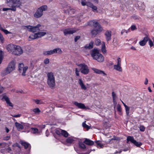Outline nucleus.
I'll list each match as a JSON object with an SVG mask.
<instances>
[{"mask_svg":"<svg viewBox=\"0 0 154 154\" xmlns=\"http://www.w3.org/2000/svg\"><path fill=\"white\" fill-rule=\"evenodd\" d=\"M77 65L80 67V70L82 73L85 75H87L88 74L89 70L88 66L85 63H81Z\"/></svg>","mask_w":154,"mask_h":154,"instance_id":"7","label":"nucleus"},{"mask_svg":"<svg viewBox=\"0 0 154 154\" xmlns=\"http://www.w3.org/2000/svg\"><path fill=\"white\" fill-rule=\"evenodd\" d=\"M15 69V63L12 60L11 61L8 65L7 67L5 68L1 72V75L4 76L9 74Z\"/></svg>","mask_w":154,"mask_h":154,"instance_id":"1","label":"nucleus"},{"mask_svg":"<svg viewBox=\"0 0 154 154\" xmlns=\"http://www.w3.org/2000/svg\"><path fill=\"white\" fill-rule=\"evenodd\" d=\"M4 90V88L3 87H0V93H2Z\"/></svg>","mask_w":154,"mask_h":154,"instance_id":"60","label":"nucleus"},{"mask_svg":"<svg viewBox=\"0 0 154 154\" xmlns=\"http://www.w3.org/2000/svg\"><path fill=\"white\" fill-rule=\"evenodd\" d=\"M28 69L27 66H24L22 63H19L18 65V70L22 76H25L26 75L27 71Z\"/></svg>","mask_w":154,"mask_h":154,"instance_id":"5","label":"nucleus"},{"mask_svg":"<svg viewBox=\"0 0 154 154\" xmlns=\"http://www.w3.org/2000/svg\"><path fill=\"white\" fill-rule=\"evenodd\" d=\"M84 142L87 145L90 146L94 144V142L93 141L87 138L85 139Z\"/></svg>","mask_w":154,"mask_h":154,"instance_id":"28","label":"nucleus"},{"mask_svg":"<svg viewBox=\"0 0 154 154\" xmlns=\"http://www.w3.org/2000/svg\"><path fill=\"white\" fill-rule=\"evenodd\" d=\"M116 64L121 65V60L120 58L119 57L117 59Z\"/></svg>","mask_w":154,"mask_h":154,"instance_id":"43","label":"nucleus"},{"mask_svg":"<svg viewBox=\"0 0 154 154\" xmlns=\"http://www.w3.org/2000/svg\"><path fill=\"white\" fill-rule=\"evenodd\" d=\"M58 130L56 131V132L57 134H59L60 133H61L62 135L65 137H67L69 136L68 133L66 131L60 129L59 131V133H58Z\"/></svg>","mask_w":154,"mask_h":154,"instance_id":"17","label":"nucleus"},{"mask_svg":"<svg viewBox=\"0 0 154 154\" xmlns=\"http://www.w3.org/2000/svg\"><path fill=\"white\" fill-rule=\"evenodd\" d=\"M78 84L79 85L81 88L84 91H86L87 89V87L85 84L84 82L81 78H79L78 81Z\"/></svg>","mask_w":154,"mask_h":154,"instance_id":"13","label":"nucleus"},{"mask_svg":"<svg viewBox=\"0 0 154 154\" xmlns=\"http://www.w3.org/2000/svg\"><path fill=\"white\" fill-rule=\"evenodd\" d=\"M48 7L47 5H44L38 8L34 14V17L36 18H39L43 15L44 11L47 10Z\"/></svg>","mask_w":154,"mask_h":154,"instance_id":"4","label":"nucleus"},{"mask_svg":"<svg viewBox=\"0 0 154 154\" xmlns=\"http://www.w3.org/2000/svg\"><path fill=\"white\" fill-rule=\"evenodd\" d=\"M101 51L103 53H105L106 52V50L105 48V43L103 42V44L102 45L101 47Z\"/></svg>","mask_w":154,"mask_h":154,"instance_id":"34","label":"nucleus"},{"mask_svg":"<svg viewBox=\"0 0 154 154\" xmlns=\"http://www.w3.org/2000/svg\"><path fill=\"white\" fill-rule=\"evenodd\" d=\"M134 19H139V18L138 17H137V16H134L133 17Z\"/></svg>","mask_w":154,"mask_h":154,"instance_id":"64","label":"nucleus"},{"mask_svg":"<svg viewBox=\"0 0 154 154\" xmlns=\"http://www.w3.org/2000/svg\"><path fill=\"white\" fill-rule=\"evenodd\" d=\"M21 0H6V3L8 4L12 3V5H14V7L16 8V7H19L21 5Z\"/></svg>","mask_w":154,"mask_h":154,"instance_id":"9","label":"nucleus"},{"mask_svg":"<svg viewBox=\"0 0 154 154\" xmlns=\"http://www.w3.org/2000/svg\"><path fill=\"white\" fill-rule=\"evenodd\" d=\"M121 66V65L115 64L113 66L114 69L119 72H121L122 71V69Z\"/></svg>","mask_w":154,"mask_h":154,"instance_id":"27","label":"nucleus"},{"mask_svg":"<svg viewBox=\"0 0 154 154\" xmlns=\"http://www.w3.org/2000/svg\"><path fill=\"white\" fill-rule=\"evenodd\" d=\"M2 98L5 100L6 103L8 105L12 107L13 106V105L12 103L10 102L9 99L8 97L6 96H5L3 97Z\"/></svg>","mask_w":154,"mask_h":154,"instance_id":"23","label":"nucleus"},{"mask_svg":"<svg viewBox=\"0 0 154 154\" xmlns=\"http://www.w3.org/2000/svg\"><path fill=\"white\" fill-rule=\"evenodd\" d=\"M5 129L6 132L7 133H8L9 131V129L7 127H5Z\"/></svg>","mask_w":154,"mask_h":154,"instance_id":"62","label":"nucleus"},{"mask_svg":"<svg viewBox=\"0 0 154 154\" xmlns=\"http://www.w3.org/2000/svg\"><path fill=\"white\" fill-rule=\"evenodd\" d=\"M48 77L47 83L49 86L51 88H54L55 86V78L54 74L52 72H48L47 74Z\"/></svg>","mask_w":154,"mask_h":154,"instance_id":"3","label":"nucleus"},{"mask_svg":"<svg viewBox=\"0 0 154 154\" xmlns=\"http://www.w3.org/2000/svg\"><path fill=\"white\" fill-rule=\"evenodd\" d=\"M11 116L17 118L20 117V116L21 115L20 114L14 115H11Z\"/></svg>","mask_w":154,"mask_h":154,"instance_id":"56","label":"nucleus"},{"mask_svg":"<svg viewBox=\"0 0 154 154\" xmlns=\"http://www.w3.org/2000/svg\"><path fill=\"white\" fill-rule=\"evenodd\" d=\"M94 28L99 33L102 32L103 30V27L99 23Z\"/></svg>","mask_w":154,"mask_h":154,"instance_id":"25","label":"nucleus"},{"mask_svg":"<svg viewBox=\"0 0 154 154\" xmlns=\"http://www.w3.org/2000/svg\"><path fill=\"white\" fill-rule=\"evenodd\" d=\"M74 105L78 107L79 109H84L86 108L85 105L82 103H78L77 102H73Z\"/></svg>","mask_w":154,"mask_h":154,"instance_id":"18","label":"nucleus"},{"mask_svg":"<svg viewBox=\"0 0 154 154\" xmlns=\"http://www.w3.org/2000/svg\"><path fill=\"white\" fill-rule=\"evenodd\" d=\"M125 107L126 114L127 116H128L129 113L130 107L127 106H126Z\"/></svg>","mask_w":154,"mask_h":154,"instance_id":"38","label":"nucleus"},{"mask_svg":"<svg viewBox=\"0 0 154 154\" xmlns=\"http://www.w3.org/2000/svg\"><path fill=\"white\" fill-rule=\"evenodd\" d=\"M112 33V31L109 30H107L105 32L104 35L107 41H109L111 39Z\"/></svg>","mask_w":154,"mask_h":154,"instance_id":"15","label":"nucleus"},{"mask_svg":"<svg viewBox=\"0 0 154 154\" xmlns=\"http://www.w3.org/2000/svg\"><path fill=\"white\" fill-rule=\"evenodd\" d=\"M91 33L93 35H96L99 33L98 32L96 29H94L91 31Z\"/></svg>","mask_w":154,"mask_h":154,"instance_id":"39","label":"nucleus"},{"mask_svg":"<svg viewBox=\"0 0 154 154\" xmlns=\"http://www.w3.org/2000/svg\"><path fill=\"white\" fill-rule=\"evenodd\" d=\"M91 8H92V11L94 12H97V8L96 6L93 5L92 6Z\"/></svg>","mask_w":154,"mask_h":154,"instance_id":"44","label":"nucleus"},{"mask_svg":"<svg viewBox=\"0 0 154 154\" xmlns=\"http://www.w3.org/2000/svg\"><path fill=\"white\" fill-rule=\"evenodd\" d=\"M93 42H91L89 44L86 45L85 46V48L86 49H91L93 47Z\"/></svg>","mask_w":154,"mask_h":154,"instance_id":"31","label":"nucleus"},{"mask_svg":"<svg viewBox=\"0 0 154 154\" xmlns=\"http://www.w3.org/2000/svg\"><path fill=\"white\" fill-rule=\"evenodd\" d=\"M79 72L80 70L77 68H76L75 69V73L77 76H79Z\"/></svg>","mask_w":154,"mask_h":154,"instance_id":"45","label":"nucleus"},{"mask_svg":"<svg viewBox=\"0 0 154 154\" xmlns=\"http://www.w3.org/2000/svg\"><path fill=\"white\" fill-rule=\"evenodd\" d=\"M31 132L32 133L35 134H38L39 131L38 130L35 128H31Z\"/></svg>","mask_w":154,"mask_h":154,"instance_id":"33","label":"nucleus"},{"mask_svg":"<svg viewBox=\"0 0 154 154\" xmlns=\"http://www.w3.org/2000/svg\"><path fill=\"white\" fill-rule=\"evenodd\" d=\"M140 130L141 131H144L145 130V127L143 125H141L139 127Z\"/></svg>","mask_w":154,"mask_h":154,"instance_id":"51","label":"nucleus"},{"mask_svg":"<svg viewBox=\"0 0 154 154\" xmlns=\"http://www.w3.org/2000/svg\"><path fill=\"white\" fill-rule=\"evenodd\" d=\"M49 63V60L48 58H46L44 60V63L45 64H48Z\"/></svg>","mask_w":154,"mask_h":154,"instance_id":"52","label":"nucleus"},{"mask_svg":"<svg viewBox=\"0 0 154 154\" xmlns=\"http://www.w3.org/2000/svg\"><path fill=\"white\" fill-rule=\"evenodd\" d=\"M23 53V51L21 47L19 46L16 45L15 48L13 51V54L19 56L21 55Z\"/></svg>","mask_w":154,"mask_h":154,"instance_id":"10","label":"nucleus"},{"mask_svg":"<svg viewBox=\"0 0 154 154\" xmlns=\"http://www.w3.org/2000/svg\"><path fill=\"white\" fill-rule=\"evenodd\" d=\"M149 39V38L148 37H144L142 40L140 41L139 42L140 45L141 46H144Z\"/></svg>","mask_w":154,"mask_h":154,"instance_id":"20","label":"nucleus"},{"mask_svg":"<svg viewBox=\"0 0 154 154\" xmlns=\"http://www.w3.org/2000/svg\"><path fill=\"white\" fill-rule=\"evenodd\" d=\"M127 141H131L132 143H133L134 145L137 147H139L142 145V144L140 142H137L134 140L133 137L129 136L127 137Z\"/></svg>","mask_w":154,"mask_h":154,"instance_id":"11","label":"nucleus"},{"mask_svg":"<svg viewBox=\"0 0 154 154\" xmlns=\"http://www.w3.org/2000/svg\"><path fill=\"white\" fill-rule=\"evenodd\" d=\"M117 110L119 112V114L121 115V106L119 105H118L117 106Z\"/></svg>","mask_w":154,"mask_h":154,"instance_id":"46","label":"nucleus"},{"mask_svg":"<svg viewBox=\"0 0 154 154\" xmlns=\"http://www.w3.org/2000/svg\"><path fill=\"white\" fill-rule=\"evenodd\" d=\"M37 38H41L45 36L46 34V32H38L36 33Z\"/></svg>","mask_w":154,"mask_h":154,"instance_id":"24","label":"nucleus"},{"mask_svg":"<svg viewBox=\"0 0 154 154\" xmlns=\"http://www.w3.org/2000/svg\"><path fill=\"white\" fill-rule=\"evenodd\" d=\"M92 69L94 72L97 74H102L103 76H106V74L102 70L94 68H92Z\"/></svg>","mask_w":154,"mask_h":154,"instance_id":"19","label":"nucleus"},{"mask_svg":"<svg viewBox=\"0 0 154 154\" xmlns=\"http://www.w3.org/2000/svg\"><path fill=\"white\" fill-rule=\"evenodd\" d=\"M148 80L147 78H146L145 79V81L144 82V84L145 85H146L148 84Z\"/></svg>","mask_w":154,"mask_h":154,"instance_id":"59","label":"nucleus"},{"mask_svg":"<svg viewBox=\"0 0 154 154\" xmlns=\"http://www.w3.org/2000/svg\"><path fill=\"white\" fill-rule=\"evenodd\" d=\"M0 40L1 41L2 43H3L4 42V38L2 35V34L0 33Z\"/></svg>","mask_w":154,"mask_h":154,"instance_id":"50","label":"nucleus"},{"mask_svg":"<svg viewBox=\"0 0 154 154\" xmlns=\"http://www.w3.org/2000/svg\"><path fill=\"white\" fill-rule=\"evenodd\" d=\"M80 37L79 36H76L75 38V42H76L80 38Z\"/></svg>","mask_w":154,"mask_h":154,"instance_id":"57","label":"nucleus"},{"mask_svg":"<svg viewBox=\"0 0 154 154\" xmlns=\"http://www.w3.org/2000/svg\"><path fill=\"white\" fill-rule=\"evenodd\" d=\"M36 35V33L33 34H31L30 35L29 38L32 40L37 39V38Z\"/></svg>","mask_w":154,"mask_h":154,"instance_id":"35","label":"nucleus"},{"mask_svg":"<svg viewBox=\"0 0 154 154\" xmlns=\"http://www.w3.org/2000/svg\"><path fill=\"white\" fill-rule=\"evenodd\" d=\"M112 95L113 102L115 101V100L116 98V94L114 92H112Z\"/></svg>","mask_w":154,"mask_h":154,"instance_id":"48","label":"nucleus"},{"mask_svg":"<svg viewBox=\"0 0 154 154\" xmlns=\"http://www.w3.org/2000/svg\"><path fill=\"white\" fill-rule=\"evenodd\" d=\"M149 44L150 47H152L154 46L153 42L150 39H148Z\"/></svg>","mask_w":154,"mask_h":154,"instance_id":"49","label":"nucleus"},{"mask_svg":"<svg viewBox=\"0 0 154 154\" xmlns=\"http://www.w3.org/2000/svg\"><path fill=\"white\" fill-rule=\"evenodd\" d=\"M15 125L17 130L19 131L23 129L24 128L22 125L17 122H15Z\"/></svg>","mask_w":154,"mask_h":154,"instance_id":"26","label":"nucleus"},{"mask_svg":"<svg viewBox=\"0 0 154 154\" xmlns=\"http://www.w3.org/2000/svg\"><path fill=\"white\" fill-rule=\"evenodd\" d=\"M98 23L95 20H91L88 22V24L90 26H94V27L96 26Z\"/></svg>","mask_w":154,"mask_h":154,"instance_id":"22","label":"nucleus"},{"mask_svg":"<svg viewBox=\"0 0 154 154\" xmlns=\"http://www.w3.org/2000/svg\"><path fill=\"white\" fill-rule=\"evenodd\" d=\"M11 7V8H3V11H6L8 10H11L12 11H16V8L14 7V5H12L11 6H10Z\"/></svg>","mask_w":154,"mask_h":154,"instance_id":"29","label":"nucleus"},{"mask_svg":"<svg viewBox=\"0 0 154 154\" xmlns=\"http://www.w3.org/2000/svg\"><path fill=\"white\" fill-rule=\"evenodd\" d=\"M35 102L37 104H41L42 103V101L41 100H35Z\"/></svg>","mask_w":154,"mask_h":154,"instance_id":"54","label":"nucleus"},{"mask_svg":"<svg viewBox=\"0 0 154 154\" xmlns=\"http://www.w3.org/2000/svg\"><path fill=\"white\" fill-rule=\"evenodd\" d=\"M2 53V51L0 50V64L2 63L3 60V55Z\"/></svg>","mask_w":154,"mask_h":154,"instance_id":"40","label":"nucleus"},{"mask_svg":"<svg viewBox=\"0 0 154 154\" xmlns=\"http://www.w3.org/2000/svg\"><path fill=\"white\" fill-rule=\"evenodd\" d=\"M82 125L84 128L88 130L90 128L85 123V122L82 123Z\"/></svg>","mask_w":154,"mask_h":154,"instance_id":"41","label":"nucleus"},{"mask_svg":"<svg viewBox=\"0 0 154 154\" xmlns=\"http://www.w3.org/2000/svg\"><path fill=\"white\" fill-rule=\"evenodd\" d=\"M95 43L96 45H98L100 44L101 41L99 39H96L95 41Z\"/></svg>","mask_w":154,"mask_h":154,"instance_id":"42","label":"nucleus"},{"mask_svg":"<svg viewBox=\"0 0 154 154\" xmlns=\"http://www.w3.org/2000/svg\"><path fill=\"white\" fill-rule=\"evenodd\" d=\"M92 1L95 3L98 4V1L97 0H92Z\"/></svg>","mask_w":154,"mask_h":154,"instance_id":"61","label":"nucleus"},{"mask_svg":"<svg viewBox=\"0 0 154 154\" xmlns=\"http://www.w3.org/2000/svg\"><path fill=\"white\" fill-rule=\"evenodd\" d=\"M33 111L35 113L38 114L41 111L39 108H37L33 109Z\"/></svg>","mask_w":154,"mask_h":154,"instance_id":"36","label":"nucleus"},{"mask_svg":"<svg viewBox=\"0 0 154 154\" xmlns=\"http://www.w3.org/2000/svg\"><path fill=\"white\" fill-rule=\"evenodd\" d=\"M10 138V137L9 136H6L3 139L5 140H9Z\"/></svg>","mask_w":154,"mask_h":154,"instance_id":"58","label":"nucleus"},{"mask_svg":"<svg viewBox=\"0 0 154 154\" xmlns=\"http://www.w3.org/2000/svg\"><path fill=\"white\" fill-rule=\"evenodd\" d=\"M129 29L127 30H125V29L122 30L121 32L122 35L125 32L126 33H128L129 32Z\"/></svg>","mask_w":154,"mask_h":154,"instance_id":"53","label":"nucleus"},{"mask_svg":"<svg viewBox=\"0 0 154 154\" xmlns=\"http://www.w3.org/2000/svg\"><path fill=\"white\" fill-rule=\"evenodd\" d=\"M41 25L38 24L36 26H27L25 27L28 29V30L29 32H35L38 31L40 30L39 27Z\"/></svg>","mask_w":154,"mask_h":154,"instance_id":"8","label":"nucleus"},{"mask_svg":"<svg viewBox=\"0 0 154 154\" xmlns=\"http://www.w3.org/2000/svg\"><path fill=\"white\" fill-rule=\"evenodd\" d=\"M91 55L93 58L99 62H102L104 60V58L98 50L94 49L91 51Z\"/></svg>","mask_w":154,"mask_h":154,"instance_id":"2","label":"nucleus"},{"mask_svg":"<svg viewBox=\"0 0 154 154\" xmlns=\"http://www.w3.org/2000/svg\"><path fill=\"white\" fill-rule=\"evenodd\" d=\"M82 5L83 6L86 5L91 8L93 4L90 2H86L85 0H82L81 2Z\"/></svg>","mask_w":154,"mask_h":154,"instance_id":"21","label":"nucleus"},{"mask_svg":"<svg viewBox=\"0 0 154 154\" xmlns=\"http://www.w3.org/2000/svg\"><path fill=\"white\" fill-rule=\"evenodd\" d=\"M2 31L3 32L6 34H11V32H9V31H8L7 29H2Z\"/></svg>","mask_w":154,"mask_h":154,"instance_id":"47","label":"nucleus"},{"mask_svg":"<svg viewBox=\"0 0 154 154\" xmlns=\"http://www.w3.org/2000/svg\"><path fill=\"white\" fill-rule=\"evenodd\" d=\"M62 52V51L60 48H57L54 49L53 50L44 51L43 52V54L44 55L46 56L53 54L55 53L61 54Z\"/></svg>","mask_w":154,"mask_h":154,"instance_id":"6","label":"nucleus"},{"mask_svg":"<svg viewBox=\"0 0 154 154\" xmlns=\"http://www.w3.org/2000/svg\"><path fill=\"white\" fill-rule=\"evenodd\" d=\"M148 89L149 92H152V91L150 87H149Z\"/></svg>","mask_w":154,"mask_h":154,"instance_id":"63","label":"nucleus"},{"mask_svg":"<svg viewBox=\"0 0 154 154\" xmlns=\"http://www.w3.org/2000/svg\"><path fill=\"white\" fill-rule=\"evenodd\" d=\"M79 146L80 148L82 149H84L85 148V145L82 142H79Z\"/></svg>","mask_w":154,"mask_h":154,"instance_id":"37","label":"nucleus"},{"mask_svg":"<svg viewBox=\"0 0 154 154\" xmlns=\"http://www.w3.org/2000/svg\"><path fill=\"white\" fill-rule=\"evenodd\" d=\"M136 29V26L134 25H133L131 26V29L132 31H134Z\"/></svg>","mask_w":154,"mask_h":154,"instance_id":"55","label":"nucleus"},{"mask_svg":"<svg viewBox=\"0 0 154 154\" xmlns=\"http://www.w3.org/2000/svg\"><path fill=\"white\" fill-rule=\"evenodd\" d=\"M20 142L21 144L23 146H24L25 149H27L28 147H29V146H30V144L26 142L23 141H21Z\"/></svg>","mask_w":154,"mask_h":154,"instance_id":"30","label":"nucleus"},{"mask_svg":"<svg viewBox=\"0 0 154 154\" xmlns=\"http://www.w3.org/2000/svg\"><path fill=\"white\" fill-rule=\"evenodd\" d=\"M77 30L78 29L75 28H69L64 29L63 31V33L65 35L67 34H72Z\"/></svg>","mask_w":154,"mask_h":154,"instance_id":"12","label":"nucleus"},{"mask_svg":"<svg viewBox=\"0 0 154 154\" xmlns=\"http://www.w3.org/2000/svg\"><path fill=\"white\" fill-rule=\"evenodd\" d=\"M16 45L13 44H10L7 45L6 47V48L8 52L13 54V51L15 48Z\"/></svg>","mask_w":154,"mask_h":154,"instance_id":"14","label":"nucleus"},{"mask_svg":"<svg viewBox=\"0 0 154 154\" xmlns=\"http://www.w3.org/2000/svg\"><path fill=\"white\" fill-rule=\"evenodd\" d=\"M95 143L97 145V146L100 147V148H103V145L102 143L100 141L98 140L95 142Z\"/></svg>","mask_w":154,"mask_h":154,"instance_id":"32","label":"nucleus"},{"mask_svg":"<svg viewBox=\"0 0 154 154\" xmlns=\"http://www.w3.org/2000/svg\"><path fill=\"white\" fill-rule=\"evenodd\" d=\"M77 138L73 137H68L66 140V142L67 143L71 144L74 143L77 140Z\"/></svg>","mask_w":154,"mask_h":154,"instance_id":"16","label":"nucleus"}]
</instances>
